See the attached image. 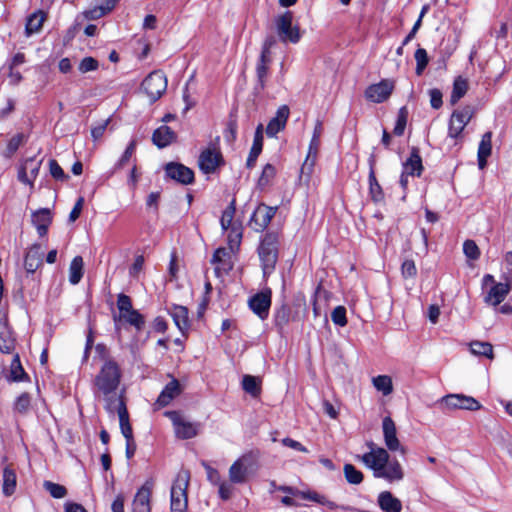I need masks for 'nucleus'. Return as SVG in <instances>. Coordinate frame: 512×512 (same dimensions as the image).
Segmentation results:
<instances>
[{
  "instance_id": "nucleus-1",
  "label": "nucleus",
  "mask_w": 512,
  "mask_h": 512,
  "mask_svg": "<svg viewBox=\"0 0 512 512\" xmlns=\"http://www.w3.org/2000/svg\"><path fill=\"white\" fill-rule=\"evenodd\" d=\"M383 439L387 449L377 446L374 442L366 443L369 452L358 456V459L366 467L373 471L376 478H383L388 482H399L404 478V470L398 460H390L388 451H400L406 453V448L400 443L397 437L395 422L389 416L382 421Z\"/></svg>"
},
{
  "instance_id": "nucleus-2",
  "label": "nucleus",
  "mask_w": 512,
  "mask_h": 512,
  "mask_svg": "<svg viewBox=\"0 0 512 512\" xmlns=\"http://www.w3.org/2000/svg\"><path fill=\"white\" fill-rule=\"evenodd\" d=\"M121 379V367L113 359H106L93 379L94 395L103 400L106 411L113 410L114 405L125 401V389L118 393Z\"/></svg>"
},
{
  "instance_id": "nucleus-3",
  "label": "nucleus",
  "mask_w": 512,
  "mask_h": 512,
  "mask_svg": "<svg viewBox=\"0 0 512 512\" xmlns=\"http://www.w3.org/2000/svg\"><path fill=\"white\" fill-rule=\"evenodd\" d=\"M197 165L200 172L203 173L207 179H209L210 175L217 174L221 167L225 165L219 137H216L215 140L209 142L206 147L201 149Z\"/></svg>"
},
{
  "instance_id": "nucleus-4",
  "label": "nucleus",
  "mask_w": 512,
  "mask_h": 512,
  "mask_svg": "<svg viewBox=\"0 0 512 512\" xmlns=\"http://www.w3.org/2000/svg\"><path fill=\"white\" fill-rule=\"evenodd\" d=\"M278 247V235L274 232L266 233L258 247V255L264 276L270 275L275 269L278 261Z\"/></svg>"
},
{
  "instance_id": "nucleus-5",
  "label": "nucleus",
  "mask_w": 512,
  "mask_h": 512,
  "mask_svg": "<svg viewBox=\"0 0 512 512\" xmlns=\"http://www.w3.org/2000/svg\"><path fill=\"white\" fill-rule=\"evenodd\" d=\"M189 482V470L182 469L179 471L171 487V512H187Z\"/></svg>"
},
{
  "instance_id": "nucleus-6",
  "label": "nucleus",
  "mask_w": 512,
  "mask_h": 512,
  "mask_svg": "<svg viewBox=\"0 0 512 512\" xmlns=\"http://www.w3.org/2000/svg\"><path fill=\"white\" fill-rule=\"evenodd\" d=\"M275 24L281 42L296 44L300 41L302 34L299 26L293 25V13L291 11H286L279 15L275 20Z\"/></svg>"
},
{
  "instance_id": "nucleus-7",
  "label": "nucleus",
  "mask_w": 512,
  "mask_h": 512,
  "mask_svg": "<svg viewBox=\"0 0 512 512\" xmlns=\"http://www.w3.org/2000/svg\"><path fill=\"white\" fill-rule=\"evenodd\" d=\"M438 405L443 412L457 409L477 411L482 408L478 400L464 394H448L438 401Z\"/></svg>"
},
{
  "instance_id": "nucleus-8",
  "label": "nucleus",
  "mask_w": 512,
  "mask_h": 512,
  "mask_svg": "<svg viewBox=\"0 0 512 512\" xmlns=\"http://www.w3.org/2000/svg\"><path fill=\"white\" fill-rule=\"evenodd\" d=\"M141 87L149 100L155 102L167 89L166 75L161 70H155L143 80Z\"/></svg>"
},
{
  "instance_id": "nucleus-9",
  "label": "nucleus",
  "mask_w": 512,
  "mask_h": 512,
  "mask_svg": "<svg viewBox=\"0 0 512 512\" xmlns=\"http://www.w3.org/2000/svg\"><path fill=\"white\" fill-rule=\"evenodd\" d=\"M164 416L168 417L173 425L175 437L186 440L192 437V422L180 411H165Z\"/></svg>"
},
{
  "instance_id": "nucleus-10",
  "label": "nucleus",
  "mask_w": 512,
  "mask_h": 512,
  "mask_svg": "<svg viewBox=\"0 0 512 512\" xmlns=\"http://www.w3.org/2000/svg\"><path fill=\"white\" fill-rule=\"evenodd\" d=\"M474 115V109L471 106H465L462 109L455 110L449 122V136L457 138L460 136L466 125Z\"/></svg>"
},
{
  "instance_id": "nucleus-11",
  "label": "nucleus",
  "mask_w": 512,
  "mask_h": 512,
  "mask_svg": "<svg viewBox=\"0 0 512 512\" xmlns=\"http://www.w3.org/2000/svg\"><path fill=\"white\" fill-rule=\"evenodd\" d=\"M276 211L277 207H270L264 203L259 204L249 220V226L256 232L264 231L270 224Z\"/></svg>"
},
{
  "instance_id": "nucleus-12",
  "label": "nucleus",
  "mask_w": 512,
  "mask_h": 512,
  "mask_svg": "<svg viewBox=\"0 0 512 512\" xmlns=\"http://www.w3.org/2000/svg\"><path fill=\"white\" fill-rule=\"evenodd\" d=\"M165 178L175 181L181 185H189L192 183V169L179 163L168 162L164 165Z\"/></svg>"
},
{
  "instance_id": "nucleus-13",
  "label": "nucleus",
  "mask_w": 512,
  "mask_h": 512,
  "mask_svg": "<svg viewBox=\"0 0 512 512\" xmlns=\"http://www.w3.org/2000/svg\"><path fill=\"white\" fill-rule=\"evenodd\" d=\"M393 90L394 81L383 79L377 84L370 85L365 91V96L374 103H382L390 97Z\"/></svg>"
},
{
  "instance_id": "nucleus-14",
  "label": "nucleus",
  "mask_w": 512,
  "mask_h": 512,
  "mask_svg": "<svg viewBox=\"0 0 512 512\" xmlns=\"http://www.w3.org/2000/svg\"><path fill=\"white\" fill-rule=\"evenodd\" d=\"M182 392V387L177 379H172L161 391L155 403L154 410L168 406Z\"/></svg>"
},
{
  "instance_id": "nucleus-15",
  "label": "nucleus",
  "mask_w": 512,
  "mask_h": 512,
  "mask_svg": "<svg viewBox=\"0 0 512 512\" xmlns=\"http://www.w3.org/2000/svg\"><path fill=\"white\" fill-rule=\"evenodd\" d=\"M271 305V292H260L249 300L250 309L262 320L266 319Z\"/></svg>"
},
{
  "instance_id": "nucleus-16",
  "label": "nucleus",
  "mask_w": 512,
  "mask_h": 512,
  "mask_svg": "<svg viewBox=\"0 0 512 512\" xmlns=\"http://www.w3.org/2000/svg\"><path fill=\"white\" fill-rule=\"evenodd\" d=\"M44 252L40 244H33L24 257V268L27 273H34L43 263Z\"/></svg>"
},
{
  "instance_id": "nucleus-17",
  "label": "nucleus",
  "mask_w": 512,
  "mask_h": 512,
  "mask_svg": "<svg viewBox=\"0 0 512 512\" xmlns=\"http://www.w3.org/2000/svg\"><path fill=\"white\" fill-rule=\"evenodd\" d=\"M289 113L290 110L287 105H282L278 108L276 116L269 121L266 127V133L269 137H274L278 132L285 128Z\"/></svg>"
},
{
  "instance_id": "nucleus-18",
  "label": "nucleus",
  "mask_w": 512,
  "mask_h": 512,
  "mask_svg": "<svg viewBox=\"0 0 512 512\" xmlns=\"http://www.w3.org/2000/svg\"><path fill=\"white\" fill-rule=\"evenodd\" d=\"M110 414H114L117 412L119 416V422H120V429L121 433L124 436L126 440L134 439L133 437V431L132 426L129 422V414L126 407L125 401H120L119 404L114 405V409L111 411H107Z\"/></svg>"
},
{
  "instance_id": "nucleus-19",
  "label": "nucleus",
  "mask_w": 512,
  "mask_h": 512,
  "mask_svg": "<svg viewBox=\"0 0 512 512\" xmlns=\"http://www.w3.org/2000/svg\"><path fill=\"white\" fill-rule=\"evenodd\" d=\"M297 497H301L304 500L313 501L320 505L326 506L329 510H335L338 508H341L342 510H345V511L355 510L354 508H352L350 506H339L335 502L327 499L324 495H321V494L317 493L316 491H311V490L301 491L300 490V494H298Z\"/></svg>"
},
{
  "instance_id": "nucleus-20",
  "label": "nucleus",
  "mask_w": 512,
  "mask_h": 512,
  "mask_svg": "<svg viewBox=\"0 0 512 512\" xmlns=\"http://www.w3.org/2000/svg\"><path fill=\"white\" fill-rule=\"evenodd\" d=\"M248 461L247 456H243L236 460L229 468V479L232 483H244L248 474Z\"/></svg>"
},
{
  "instance_id": "nucleus-21",
  "label": "nucleus",
  "mask_w": 512,
  "mask_h": 512,
  "mask_svg": "<svg viewBox=\"0 0 512 512\" xmlns=\"http://www.w3.org/2000/svg\"><path fill=\"white\" fill-rule=\"evenodd\" d=\"M509 292L510 285L508 283H496L487 292L484 301L489 305L497 306L506 298Z\"/></svg>"
},
{
  "instance_id": "nucleus-22",
  "label": "nucleus",
  "mask_w": 512,
  "mask_h": 512,
  "mask_svg": "<svg viewBox=\"0 0 512 512\" xmlns=\"http://www.w3.org/2000/svg\"><path fill=\"white\" fill-rule=\"evenodd\" d=\"M51 222L52 216L48 208L39 209L32 214V223L41 237L47 234Z\"/></svg>"
},
{
  "instance_id": "nucleus-23",
  "label": "nucleus",
  "mask_w": 512,
  "mask_h": 512,
  "mask_svg": "<svg viewBox=\"0 0 512 512\" xmlns=\"http://www.w3.org/2000/svg\"><path fill=\"white\" fill-rule=\"evenodd\" d=\"M271 63V57H259L256 64V77L257 83L254 87L256 93H260L265 89L266 81L269 73V66Z\"/></svg>"
},
{
  "instance_id": "nucleus-24",
  "label": "nucleus",
  "mask_w": 512,
  "mask_h": 512,
  "mask_svg": "<svg viewBox=\"0 0 512 512\" xmlns=\"http://www.w3.org/2000/svg\"><path fill=\"white\" fill-rule=\"evenodd\" d=\"M423 171L422 159L419 149L413 147L409 158L403 163V172L410 176H420Z\"/></svg>"
},
{
  "instance_id": "nucleus-25",
  "label": "nucleus",
  "mask_w": 512,
  "mask_h": 512,
  "mask_svg": "<svg viewBox=\"0 0 512 512\" xmlns=\"http://www.w3.org/2000/svg\"><path fill=\"white\" fill-rule=\"evenodd\" d=\"M17 487V475L15 469L11 465L3 468L2 474V492L4 496H12Z\"/></svg>"
},
{
  "instance_id": "nucleus-26",
  "label": "nucleus",
  "mask_w": 512,
  "mask_h": 512,
  "mask_svg": "<svg viewBox=\"0 0 512 512\" xmlns=\"http://www.w3.org/2000/svg\"><path fill=\"white\" fill-rule=\"evenodd\" d=\"M377 503L384 512H401V501L390 491H383L378 495Z\"/></svg>"
},
{
  "instance_id": "nucleus-27",
  "label": "nucleus",
  "mask_w": 512,
  "mask_h": 512,
  "mask_svg": "<svg viewBox=\"0 0 512 512\" xmlns=\"http://www.w3.org/2000/svg\"><path fill=\"white\" fill-rule=\"evenodd\" d=\"M176 138L175 132L168 126L162 125L152 135V142L158 148H165Z\"/></svg>"
},
{
  "instance_id": "nucleus-28",
  "label": "nucleus",
  "mask_w": 512,
  "mask_h": 512,
  "mask_svg": "<svg viewBox=\"0 0 512 512\" xmlns=\"http://www.w3.org/2000/svg\"><path fill=\"white\" fill-rule=\"evenodd\" d=\"M151 490L145 486L141 487L135 495L132 504L133 512H151L150 507Z\"/></svg>"
},
{
  "instance_id": "nucleus-29",
  "label": "nucleus",
  "mask_w": 512,
  "mask_h": 512,
  "mask_svg": "<svg viewBox=\"0 0 512 512\" xmlns=\"http://www.w3.org/2000/svg\"><path fill=\"white\" fill-rule=\"evenodd\" d=\"M15 349V338L6 322H0V351L10 354Z\"/></svg>"
},
{
  "instance_id": "nucleus-30",
  "label": "nucleus",
  "mask_w": 512,
  "mask_h": 512,
  "mask_svg": "<svg viewBox=\"0 0 512 512\" xmlns=\"http://www.w3.org/2000/svg\"><path fill=\"white\" fill-rule=\"evenodd\" d=\"M46 13L42 10H38L34 13H32L26 21L25 25V34L27 37H30L31 35L35 33H39L42 29V26L46 20Z\"/></svg>"
},
{
  "instance_id": "nucleus-31",
  "label": "nucleus",
  "mask_w": 512,
  "mask_h": 512,
  "mask_svg": "<svg viewBox=\"0 0 512 512\" xmlns=\"http://www.w3.org/2000/svg\"><path fill=\"white\" fill-rule=\"evenodd\" d=\"M262 147H263V132H262V125L260 124L255 131L253 145L250 149L249 156L247 158L246 165L248 168H252L255 165L256 160L262 151Z\"/></svg>"
},
{
  "instance_id": "nucleus-32",
  "label": "nucleus",
  "mask_w": 512,
  "mask_h": 512,
  "mask_svg": "<svg viewBox=\"0 0 512 512\" xmlns=\"http://www.w3.org/2000/svg\"><path fill=\"white\" fill-rule=\"evenodd\" d=\"M188 308L184 306H174L171 311V316L176 324V326L179 328V330L185 334L186 331L189 330V322H188Z\"/></svg>"
},
{
  "instance_id": "nucleus-33",
  "label": "nucleus",
  "mask_w": 512,
  "mask_h": 512,
  "mask_svg": "<svg viewBox=\"0 0 512 512\" xmlns=\"http://www.w3.org/2000/svg\"><path fill=\"white\" fill-rule=\"evenodd\" d=\"M113 319L115 322L123 319L131 326H134L137 330L143 329L145 325L144 317L142 316V314L139 313V311L135 309L127 311L126 313L123 314H119V316L114 315Z\"/></svg>"
},
{
  "instance_id": "nucleus-34",
  "label": "nucleus",
  "mask_w": 512,
  "mask_h": 512,
  "mask_svg": "<svg viewBox=\"0 0 512 512\" xmlns=\"http://www.w3.org/2000/svg\"><path fill=\"white\" fill-rule=\"evenodd\" d=\"M83 259L81 256H76L72 259L69 267V282L76 285L80 282L83 276Z\"/></svg>"
},
{
  "instance_id": "nucleus-35",
  "label": "nucleus",
  "mask_w": 512,
  "mask_h": 512,
  "mask_svg": "<svg viewBox=\"0 0 512 512\" xmlns=\"http://www.w3.org/2000/svg\"><path fill=\"white\" fill-rule=\"evenodd\" d=\"M468 82L465 78L458 76L453 83V89L450 96L452 105L456 104L467 92Z\"/></svg>"
},
{
  "instance_id": "nucleus-36",
  "label": "nucleus",
  "mask_w": 512,
  "mask_h": 512,
  "mask_svg": "<svg viewBox=\"0 0 512 512\" xmlns=\"http://www.w3.org/2000/svg\"><path fill=\"white\" fill-rule=\"evenodd\" d=\"M470 350L474 355L485 356L489 359L494 357L493 346L489 342L473 341L470 343Z\"/></svg>"
},
{
  "instance_id": "nucleus-37",
  "label": "nucleus",
  "mask_w": 512,
  "mask_h": 512,
  "mask_svg": "<svg viewBox=\"0 0 512 512\" xmlns=\"http://www.w3.org/2000/svg\"><path fill=\"white\" fill-rule=\"evenodd\" d=\"M242 387L245 392L253 397H257L261 392L260 381L258 378L251 375H245L243 377Z\"/></svg>"
},
{
  "instance_id": "nucleus-38",
  "label": "nucleus",
  "mask_w": 512,
  "mask_h": 512,
  "mask_svg": "<svg viewBox=\"0 0 512 512\" xmlns=\"http://www.w3.org/2000/svg\"><path fill=\"white\" fill-rule=\"evenodd\" d=\"M228 244L231 251L238 250L242 240V228L240 225L232 226L228 229Z\"/></svg>"
},
{
  "instance_id": "nucleus-39",
  "label": "nucleus",
  "mask_w": 512,
  "mask_h": 512,
  "mask_svg": "<svg viewBox=\"0 0 512 512\" xmlns=\"http://www.w3.org/2000/svg\"><path fill=\"white\" fill-rule=\"evenodd\" d=\"M344 476L348 483L358 485L363 481V473L352 464H345L343 467Z\"/></svg>"
},
{
  "instance_id": "nucleus-40",
  "label": "nucleus",
  "mask_w": 512,
  "mask_h": 512,
  "mask_svg": "<svg viewBox=\"0 0 512 512\" xmlns=\"http://www.w3.org/2000/svg\"><path fill=\"white\" fill-rule=\"evenodd\" d=\"M373 385L384 395H389L393 391L392 379L387 375H379L373 378Z\"/></svg>"
},
{
  "instance_id": "nucleus-41",
  "label": "nucleus",
  "mask_w": 512,
  "mask_h": 512,
  "mask_svg": "<svg viewBox=\"0 0 512 512\" xmlns=\"http://www.w3.org/2000/svg\"><path fill=\"white\" fill-rule=\"evenodd\" d=\"M25 377H27V374L21 365L20 357L18 354H15L10 365V379L12 381H21Z\"/></svg>"
},
{
  "instance_id": "nucleus-42",
  "label": "nucleus",
  "mask_w": 512,
  "mask_h": 512,
  "mask_svg": "<svg viewBox=\"0 0 512 512\" xmlns=\"http://www.w3.org/2000/svg\"><path fill=\"white\" fill-rule=\"evenodd\" d=\"M26 142V136L23 133H17L8 142L4 155L7 158L12 157L21 145Z\"/></svg>"
},
{
  "instance_id": "nucleus-43",
  "label": "nucleus",
  "mask_w": 512,
  "mask_h": 512,
  "mask_svg": "<svg viewBox=\"0 0 512 512\" xmlns=\"http://www.w3.org/2000/svg\"><path fill=\"white\" fill-rule=\"evenodd\" d=\"M319 145H320V139L317 137H312L310 145H309V152H308L307 158L303 164L302 171H304L306 168H311L314 165V161L317 156Z\"/></svg>"
},
{
  "instance_id": "nucleus-44",
  "label": "nucleus",
  "mask_w": 512,
  "mask_h": 512,
  "mask_svg": "<svg viewBox=\"0 0 512 512\" xmlns=\"http://www.w3.org/2000/svg\"><path fill=\"white\" fill-rule=\"evenodd\" d=\"M235 214V200H232V202L229 204V206L223 211L220 224L222 229L228 230L232 226H236V224H233V218Z\"/></svg>"
},
{
  "instance_id": "nucleus-45",
  "label": "nucleus",
  "mask_w": 512,
  "mask_h": 512,
  "mask_svg": "<svg viewBox=\"0 0 512 512\" xmlns=\"http://www.w3.org/2000/svg\"><path fill=\"white\" fill-rule=\"evenodd\" d=\"M43 487L53 498L61 499L67 495V489L60 484L51 481H44Z\"/></svg>"
},
{
  "instance_id": "nucleus-46",
  "label": "nucleus",
  "mask_w": 512,
  "mask_h": 512,
  "mask_svg": "<svg viewBox=\"0 0 512 512\" xmlns=\"http://www.w3.org/2000/svg\"><path fill=\"white\" fill-rule=\"evenodd\" d=\"M414 58L416 60V74L421 75L429 62L427 51L419 47L415 51Z\"/></svg>"
},
{
  "instance_id": "nucleus-47",
  "label": "nucleus",
  "mask_w": 512,
  "mask_h": 512,
  "mask_svg": "<svg viewBox=\"0 0 512 512\" xmlns=\"http://www.w3.org/2000/svg\"><path fill=\"white\" fill-rule=\"evenodd\" d=\"M408 110L406 107H401L398 112V117L396 121V125L394 127L393 133L396 136H401L404 133L406 124H407Z\"/></svg>"
},
{
  "instance_id": "nucleus-48",
  "label": "nucleus",
  "mask_w": 512,
  "mask_h": 512,
  "mask_svg": "<svg viewBox=\"0 0 512 512\" xmlns=\"http://www.w3.org/2000/svg\"><path fill=\"white\" fill-rule=\"evenodd\" d=\"M492 132L488 131L483 134L478 147V155L490 156L492 151Z\"/></svg>"
},
{
  "instance_id": "nucleus-49",
  "label": "nucleus",
  "mask_w": 512,
  "mask_h": 512,
  "mask_svg": "<svg viewBox=\"0 0 512 512\" xmlns=\"http://www.w3.org/2000/svg\"><path fill=\"white\" fill-rule=\"evenodd\" d=\"M463 252L467 258L477 260L480 256V250L473 240H466L463 244Z\"/></svg>"
},
{
  "instance_id": "nucleus-50",
  "label": "nucleus",
  "mask_w": 512,
  "mask_h": 512,
  "mask_svg": "<svg viewBox=\"0 0 512 512\" xmlns=\"http://www.w3.org/2000/svg\"><path fill=\"white\" fill-rule=\"evenodd\" d=\"M331 319L335 325L344 327L347 324L346 308L344 306H337L331 313Z\"/></svg>"
},
{
  "instance_id": "nucleus-51",
  "label": "nucleus",
  "mask_w": 512,
  "mask_h": 512,
  "mask_svg": "<svg viewBox=\"0 0 512 512\" xmlns=\"http://www.w3.org/2000/svg\"><path fill=\"white\" fill-rule=\"evenodd\" d=\"M136 146H137V141L135 139H133L129 143V145L126 147L123 155L117 162V164H116L117 168H123L129 162L130 158L132 157V155L134 154V152L136 150Z\"/></svg>"
},
{
  "instance_id": "nucleus-52",
  "label": "nucleus",
  "mask_w": 512,
  "mask_h": 512,
  "mask_svg": "<svg viewBox=\"0 0 512 512\" xmlns=\"http://www.w3.org/2000/svg\"><path fill=\"white\" fill-rule=\"evenodd\" d=\"M98 67H99L98 60L89 56V57H85L81 60L78 69L81 73H87L90 71L97 70Z\"/></svg>"
},
{
  "instance_id": "nucleus-53",
  "label": "nucleus",
  "mask_w": 512,
  "mask_h": 512,
  "mask_svg": "<svg viewBox=\"0 0 512 512\" xmlns=\"http://www.w3.org/2000/svg\"><path fill=\"white\" fill-rule=\"evenodd\" d=\"M276 170L271 164H266L263 168L262 174L258 180L260 186H266L274 178Z\"/></svg>"
},
{
  "instance_id": "nucleus-54",
  "label": "nucleus",
  "mask_w": 512,
  "mask_h": 512,
  "mask_svg": "<svg viewBox=\"0 0 512 512\" xmlns=\"http://www.w3.org/2000/svg\"><path fill=\"white\" fill-rule=\"evenodd\" d=\"M31 397L28 393H22L15 402V410L19 413H26L30 408Z\"/></svg>"
},
{
  "instance_id": "nucleus-55",
  "label": "nucleus",
  "mask_w": 512,
  "mask_h": 512,
  "mask_svg": "<svg viewBox=\"0 0 512 512\" xmlns=\"http://www.w3.org/2000/svg\"><path fill=\"white\" fill-rule=\"evenodd\" d=\"M117 308H118L120 314H123V313H126L127 311L133 310L131 298L124 293L118 294Z\"/></svg>"
},
{
  "instance_id": "nucleus-56",
  "label": "nucleus",
  "mask_w": 512,
  "mask_h": 512,
  "mask_svg": "<svg viewBox=\"0 0 512 512\" xmlns=\"http://www.w3.org/2000/svg\"><path fill=\"white\" fill-rule=\"evenodd\" d=\"M49 170L51 176L56 180L64 181L68 179V175H66L55 159L49 160Z\"/></svg>"
},
{
  "instance_id": "nucleus-57",
  "label": "nucleus",
  "mask_w": 512,
  "mask_h": 512,
  "mask_svg": "<svg viewBox=\"0 0 512 512\" xmlns=\"http://www.w3.org/2000/svg\"><path fill=\"white\" fill-rule=\"evenodd\" d=\"M401 272L404 278H414L417 274V268L413 260L407 259L402 263Z\"/></svg>"
},
{
  "instance_id": "nucleus-58",
  "label": "nucleus",
  "mask_w": 512,
  "mask_h": 512,
  "mask_svg": "<svg viewBox=\"0 0 512 512\" xmlns=\"http://www.w3.org/2000/svg\"><path fill=\"white\" fill-rule=\"evenodd\" d=\"M23 165L28 170L30 177L34 180L38 175L41 161H36L34 157H31L26 159Z\"/></svg>"
},
{
  "instance_id": "nucleus-59",
  "label": "nucleus",
  "mask_w": 512,
  "mask_h": 512,
  "mask_svg": "<svg viewBox=\"0 0 512 512\" xmlns=\"http://www.w3.org/2000/svg\"><path fill=\"white\" fill-rule=\"evenodd\" d=\"M83 205H84V198L79 197L77 199V201L75 202L74 207L72 208V210L69 214V222L70 223L75 222L79 218L81 211L83 209Z\"/></svg>"
},
{
  "instance_id": "nucleus-60",
  "label": "nucleus",
  "mask_w": 512,
  "mask_h": 512,
  "mask_svg": "<svg viewBox=\"0 0 512 512\" xmlns=\"http://www.w3.org/2000/svg\"><path fill=\"white\" fill-rule=\"evenodd\" d=\"M430 95V104L434 109H439L443 102H442V93L439 89H431L429 91Z\"/></svg>"
},
{
  "instance_id": "nucleus-61",
  "label": "nucleus",
  "mask_w": 512,
  "mask_h": 512,
  "mask_svg": "<svg viewBox=\"0 0 512 512\" xmlns=\"http://www.w3.org/2000/svg\"><path fill=\"white\" fill-rule=\"evenodd\" d=\"M237 123L235 120H230L224 132V136L228 142H233L236 139Z\"/></svg>"
},
{
  "instance_id": "nucleus-62",
  "label": "nucleus",
  "mask_w": 512,
  "mask_h": 512,
  "mask_svg": "<svg viewBox=\"0 0 512 512\" xmlns=\"http://www.w3.org/2000/svg\"><path fill=\"white\" fill-rule=\"evenodd\" d=\"M109 122L110 119L108 118L91 129V135L95 141L103 136Z\"/></svg>"
},
{
  "instance_id": "nucleus-63",
  "label": "nucleus",
  "mask_w": 512,
  "mask_h": 512,
  "mask_svg": "<svg viewBox=\"0 0 512 512\" xmlns=\"http://www.w3.org/2000/svg\"><path fill=\"white\" fill-rule=\"evenodd\" d=\"M276 39L274 36H268L263 42L262 51L260 56L271 57V48L275 45Z\"/></svg>"
},
{
  "instance_id": "nucleus-64",
  "label": "nucleus",
  "mask_w": 512,
  "mask_h": 512,
  "mask_svg": "<svg viewBox=\"0 0 512 512\" xmlns=\"http://www.w3.org/2000/svg\"><path fill=\"white\" fill-rule=\"evenodd\" d=\"M104 15L105 14L99 5L84 12V17L88 20H96L103 17Z\"/></svg>"
}]
</instances>
